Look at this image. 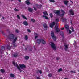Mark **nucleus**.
Returning a JSON list of instances; mask_svg holds the SVG:
<instances>
[{
    "mask_svg": "<svg viewBox=\"0 0 79 79\" xmlns=\"http://www.w3.org/2000/svg\"><path fill=\"white\" fill-rule=\"evenodd\" d=\"M48 76H49V77H52V74L51 73L49 74L48 75Z\"/></svg>",
    "mask_w": 79,
    "mask_h": 79,
    "instance_id": "nucleus-35",
    "label": "nucleus"
},
{
    "mask_svg": "<svg viewBox=\"0 0 79 79\" xmlns=\"http://www.w3.org/2000/svg\"><path fill=\"white\" fill-rule=\"evenodd\" d=\"M50 2H55V1L54 0H50Z\"/></svg>",
    "mask_w": 79,
    "mask_h": 79,
    "instance_id": "nucleus-37",
    "label": "nucleus"
},
{
    "mask_svg": "<svg viewBox=\"0 0 79 79\" xmlns=\"http://www.w3.org/2000/svg\"><path fill=\"white\" fill-rule=\"evenodd\" d=\"M50 17H51V18L53 17V15H52V14L50 13Z\"/></svg>",
    "mask_w": 79,
    "mask_h": 79,
    "instance_id": "nucleus-36",
    "label": "nucleus"
},
{
    "mask_svg": "<svg viewBox=\"0 0 79 79\" xmlns=\"http://www.w3.org/2000/svg\"><path fill=\"white\" fill-rule=\"evenodd\" d=\"M71 24H72V22H71Z\"/></svg>",
    "mask_w": 79,
    "mask_h": 79,
    "instance_id": "nucleus-52",
    "label": "nucleus"
},
{
    "mask_svg": "<svg viewBox=\"0 0 79 79\" xmlns=\"http://www.w3.org/2000/svg\"><path fill=\"white\" fill-rule=\"evenodd\" d=\"M42 40L40 39H38V40H37V43L38 44H40V42H41Z\"/></svg>",
    "mask_w": 79,
    "mask_h": 79,
    "instance_id": "nucleus-17",
    "label": "nucleus"
},
{
    "mask_svg": "<svg viewBox=\"0 0 79 79\" xmlns=\"http://www.w3.org/2000/svg\"><path fill=\"white\" fill-rule=\"evenodd\" d=\"M17 17L18 19H20V17H19V15H17Z\"/></svg>",
    "mask_w": 79,
    "mask_h": 79,
    "instance_id": "nucleus-41",
    "label": "nucleus"
},
{
    "mask_svg": "<svg viewBox=\"0 0 79 79\" xmlns=\"http://www.w3.org/2000/svg\"><path fill=\"white\" fill-rule=\"evenodd\" d=\"M65 27L67 29V31L68 32V29H69V26L68 25H65Z\"/></svg>",
    "mask_w": 79,
    "mask_h": 79,
    "instance_id": "nucleus-9",
    "label": "nucleus"
},
{
    "mask_svg": "<svg viewBox=\"0 0 79 79\" xmlns=\"http://www.w3.org/2000/svg\"><path fill=\"white\" fill-rule=\"evenodd\" d=\"M35 39H37V37H38V36H39V34H37V33H35Z\"/></svg>",
    "mask_w": 79,
    "mask_h": 79,
    "instance_id": "nucleus-16",
    "label": "nucleus"
},
{
    "mask_svg": "<svg viewBox=\"0 0 79 79\" xmlns=\"http://www.w3.org/2000/svg\"><path fill=\"white\" fill-rule=\"evenodd\" d=\"M0 71L2 73H5V71L3 69H1Z\"/></svg>",
    "mask_w": 79,
    "mask_h": 79,
    "instance_id": "nucleus-32",
    "label": "nucleus"
},
{
    "mask_svg": "<svg viewBox=\"0 0 79 79\" xmlns=\"http://www.w3.org/2000/svg\"><path fill=\"white\" fill-rule=\"evenodd\" d=\"M55 24V22H53L52 23L50 24V27L52 28L54 26Z\"/></svg>",
    "mask_w": 79,
    "mask_h": 79,
    "instance_id": "nucleus-6",
    "label": "nucleus"
},
{
    "mask_svg": "<svg viewBox=\"0 0 79 79\" xmlns=\"http://www.w3.org/2000/svg\"><path fill=\"white\" fill-rule=\"evenodd\" d=\"M16 32L17 33H18V30H16Z\"/></svg>",
    "mask_w": 79,
    "mask_h": 79,
    "instance_id": "nucleus-44",
    "label": "nucleus"
},
{
    "mask_svg": "<svg viewBox=\"0 0 79 79\" xmlns=\"http://www.w3.org/2000/svg\"><path fill=\"white\" fill-rule=\"evenodd\" d=\"M63 29H64V28H63L61 29V30H63Z\"/></svg>",
    "mask_w": 79,
    "mask_h": 79,
    "instance_id": "nucleus-50",
    "label": "nucleus"
},
{
    "mask_svg": "<svg viewBox=\"0 0 79 79\" xmlns=\"http://www.w3.org/2000/svg\"><path fill=\"white\" fill-rule=\"evenodd\" d=\"M62 21H63V22H64L66 21V19L64 18H63L62 17L61 19Z\"/></svg>",
    "mask_w": 79,
    "mask_h": 79,
    "instance_id": "nucleus-13",
    "label": "nucleus"
},
{
    "mask_svg": "<svg viewBox=\"0 0 79 79\" xmlns=\"http://www.w3.org/2000/svg\"><path fill=\"white\" fill-rule=\"evenodd\" d=\"M69 34H71V32H72L70 30H69Z\"/></svg>",
    "mask_w": 79,
    "mask_h": 79,
    "instance_id": "nucleus-39",
    "label": "nucleus"
},
{
    "mask_svg": "<svg viewBox=\"0 0 79 79\" xmlns=\"http://www.w3.org/2000/svg\"><path fill=\"white\" fill-rule=\"evenodd\" d=\"M27 31L28 32H31V30H30L29 29H27Z\"/></svg>",
    "mask_w": 79,
    "mask_h": 79,
    "instance_id": "nucleus-42",
    "label": "nucleus"
},
{
    "mask_svg": "<svg viewBox=\"0 0 79 79\" xmlns=\"http://www.w3.org/2000/svg\"><path fill=\"white\" fill-rule=\"evenodd\" d=\"M5 47L4 46H2V49L0 50V52L2 53V52L3 51V50H5Z\"/></svg>",
    "mask_w": 79,
    "mask_h": 79,
    "instance_id": "nucleus-8",
    "label": "nucleus"
},
{
    "mask_svg": "<svg viewBox=\"0 0 79 79\" xmlns=\"http://www.w3.org/2000/svg\"><path fill=\"white\" fill-rule=\"evenodd\" d=\"M43 14L44 15H48V14H47V12H43Z\"/></svg>",
    "mask_w": 79,
    "mask_h": 79,
    "instance_id": "nucleus-28",
    "label": "nucleus"
},
{
    "mask_svg": "<svg viewBox=\"0 0 79 79\" xmlns=\"http://www.w3.org/2000/svg\"><path fill=\"white\" fill-rule=\"evenodd\" d=\"M18 1H19V2H21V0H18Z\"/></svg>",
    "mask_w": 79,
    "mask_h": 79,
    "instance_id": "nucleus-49",
    "label": "nucleus"
},
{
    "mask_svg": "<svg viewBox=\"0 0 79 79\" xmlns=\"http://www.w3.org/2000/svg\"><path fill=\"white\" fill-rule=\"evenodd\" d=\"M39 72L40 74H42V71L41 70H40Z\"/></svg>",
    "mask_w": 79,
    "mask_h": 79,
    "instance_id": "nucleus-38",
    "label": "nucleus"
},
{
    "mask_svg": "<svg viewBox=\"0 0 79 79\" xmlns=\"http://www.w3.org/2000/svg\"><path fill=\"white\" fill-rule=\"evenodd\" d=\"M59 21L58 19H56V26L55 27V29H56V32H60V29L58 28V25L56 24V23H58Z\"/></svg>",
    "mask_w": 79,
    "mask_h": 79,
    "instance_id": "nucleus-3",
    "label": "nucleus"
},
{
    "mask_svg": "<svg viewBox=\"0 0 79 79\" xmlns=\"http://www.w3.org/2000/svg\"><path fill=\"white\" fill-rule=\"evenodd\" d=\"M31 48V49L30 50V51H31V50H32V48Z\"/></svg>",
    "mask_w": 79,
    "mask_h": 79,
    "instance_id": "nucleus-51",
    "label": "nucleus"
},
{
    "mask_svg": "<svg viewBox=\"0 0 79 79\" xmlns=\"http://www.w3.org/2000/svg\"><path fill=\"white\" fill-rule=\"evenodd\" d=\"M41 42L43 44H46V42L43 40H41Z\"/></svg>",
    "mask_w": 79,
    "mask_h": 79,
    "instance_id": "nucleus-12",
    "label": "nucleus"
},
{
    "mask_svg": "<svg viewBox=\"0 0 79 79\" xmlns=\"http://www.w3.org/2000/svg\"><path fill=\"white\" fill-rule=\"evenodd\" d=\"M12 0V1H13V0Z\"/></svg>",
    "mask_w": 79,
    "mask_h": 79,
    "instance_id": "nucleus-54",
    "label": "nucleus"
},
{
    "mask_svg": "<svg viewBox=\"0 0 79 79\" xmlns=\"http://www.w3.org/2000/svg\"><path fill=\"white\" fill-rule=\"evenodd\" d=\"M33 8H34V10H35V11H36V10H37V9H36V8H35V7H34Z\"/></svg>",
    "mask_w": 79,
    "mask_h": 79,
    "instance_id": "nucleus-43",
    "label": "nucleus"
},
{
    "mask_svg": "<svg viewBox=\"0 0 79 79\" xmlns=\"http://www.w3.org/2000/svg\"><path fill=\"white\" fill-rule=\"evenodd\" d=\"M61 12L62 13V15L63 16V15H64V14L65 13L64 12L63 10H61Z\"/></svg>",
    "mask_w": 79,
    "mask_h": 79,
    "instance_id": "nucleus-24",
    "label": "nucleus"
},
{
    "mask_svg": "<svg viewBox=\"0 0 79 79\" xmlns=\"http://www.w3.org/2000/svg\"><path fill=\"white\" fill-rule=\"evenodd\" d=\"M70 13L71 15H74V12L73 10H70Z\"/></svg>",
    "mask_w": 79,
    "mask_h": 79,
    "instance_id": "nucleus-10",
    "label": "nucleus"
},
{
    "mask_svg": "<svg viewBox=\"0 0 79 79\" xmlns=\"http://www.w3.org/2000/svg\"><path fill=\"white\" fill-rule=\"evenodd\" d=\"M29 57L28 56H26L25 57V60H28V59L29 58Z\"/></svg>",
    "mask_w": 79,
    "mask_h": 79,
    "instance_id": "nucleus-26",
    "label": "nucleus"
},
{
    "mask_svg": "<svg viewBox=\"0 0 79 79\" xmlns=\"http://www.w3.org/2000/svg\"><path fill=\"white\" fill-rule=\"evenodd\" d=\"M23 24L25 26H27L28 25V23L27 21H24L23 22Z\"/></svg>",
    "mask_w": 79,
    "mask_h": 79,
    "instance_id": "nucleus-14",
    "label": "nucleus"
},
{
    "mask_svg": "<svg viewBox=\"0 0 79 79\" xmlns=\"http://www.w3.org/2000/svg\"><path fill=\"white\" fill-rule=\"evenodd\" d=\"M9 39L11 41H12V46L14 47H16L17 45L16 44L15 42H16L17 39H18V37H14V35L13 34H12L10 35V37Z\"/></svg>",
    "mask_w": 79,
    "mask_h": 79,
    "instance_id": "nucleus-1",
    "label": "nucleus"
},
{
    "mask_svg": "<svg viewBox=\"0 0 79 79\" xmlns=\"http://www.w3.org/2000/svg\"><path fill=\"white\" fill-rule=\"evenodd\" d=\"M62 71V69L60 68L58 70V72H60V71Z\"/></svg>",
    "mask_w": 79,
    "mask_h": 79,
    "instance_id": "nucleus-31",
    "label": "nucleus"
},
{
    "mask_svg": "<svg viewBox=\"0 0 79 79\" xmlns=\"http://www.w3.org/2000/svg\"><path fill=\"white\" fill-rule=\"evenodd\" d=\"M21 16H22V17H23V18L24 19H26V20H27V18H26V17H25V16H24V15H22Z\"/></svg>",
    "mask_w": 79,
    "mask_h": 79,
    "instance_id": "nucleus-23",
    "label": "nucleus"
},
{
    "mask_svg": "<svg viewBox=\"0 0 79 79\" xmlns=\"http://www.w3.org/2000/svg\"><path fill=\"white\" fill-rule=\"evenodd\" d=\"M2 19H4V17H2Z\"/></svg>",
    "mask_w": 79,
    "mask_h": 79,
    "instance_id": "nucleus-48",
    "label": "nucleus"
},
{
    "mask_svg": "<svg viewBox=\"0 0 79 79\" xmlns=\"http://www.w3.org/2000/svg\"><path fill=\"white\" fill-rule=\"evenodd\" d=\"M51 37H52V38H53V39L55 41V40H56V37L55 36V35H54V33L53 31H52L51 33Z\"/></svg>",
    "mask_w": 79,
    "mask_h": 79,
    "instance_id": "nucleus-5",
    "label": "nucleus"
},
{
    "mask_svg": "<svg viewBox=\"0 0 79 79\" xmlns=\"http://www.w3.org/2000/svg\"><path fill=\"white\" fill-rule=\"evenodd\" d=\"M37 79H40V78L39 77H37Z\"/></svg>",
    "mask_w": 79,
    "mask_h": 79,
    "instance_id": "nucleus-47",
    "label": "nucleus"
},
{
    "mask_svg": "<svg viewBox=\"0 0 79 79\" xmlns=\"http://www.w3.org/2000/svg\"><path fill=\"white\" fill-rule=\"evenodd\" d=\"M68 3V1H64V3L65 5H67V4Z\"/></svg>",
    "mask_w": 79,
    "mask_h": 79,
    "instance_id": "nucleus-27",
    "label": "nucleus"
},
{
    "mask_svg": "<svg viewBox=\"0 0 79 79\" xmlns=\"http://www.w3.org/2000/svg\"><path fill=\"white\" fill-rule=\"evenodd\" d=\"M71 72H72V73H75V72H74L73 71H71Z\"/></svg>",
    "mask_w": 79,
    "mask_h": 79,
    "instance_id": "nucleus-46",
    "label": "nucleus"
},
{
    "mask_svg": "<svg viewBox=\"0 0 79 79\" xmlns=\"http://www.w3.org/2000/svg\"><path fill=\"white\" fill-rule=\"evenodd\" d=\"M25 39L26 40H27V39H28V37H27V36H25Z\"/></svg>",
    "mask_w": 79,
    "mask_h": 79,
    "instance_id": "nucleus-33",
    "label": "nucleus"
},
{
    "mask_svg": "<svg viewBox=\"0 0 79 79\" xmlns=\"http://www.w3.org/2000/svg\"><path fill=\"white\" fill-rule=\"evenodd\" d=\"M26 4L29 5H30V2H29V0H27L26 1Z\"/></svg>",
    "mask_w": 79,
    "mask_h": 79,
    "instance_id": "nucleus-11",
    "label": "nucleus"
},
{
    "mask_svg": "<svg viewBox=\"0 0 79 79\" xmlns=\"http://www.w3.org/2000/svg\"><path fill=\"white\" fill-rule=\"evenodd\" d=\"M10 49H11V46H7V50H10Z\"/></svg>",
    "mask_w": 79,
    "mask_h": 79,
    "instance_id": "nucleus-22",
    "label": "nucleus"
},
{
    "mask_svg": "<svg viewBox=\"0 0 79 79\" xmlns=\"http://www.w3.org/2000/svg\"><path fill=\"white\" fill-rule=\"evenodd\" d=\"M10 77H15V75L14 74L11 73L10 75Z\"/></svg>",
    "mask_w": 79,
    "mask_h": 79,
    "instance_id": "nucleus-20",
    "label": "nucleus"
},
{
    "mask_svg": "<svg viewBox=\"0 0 79 79\" xmlns=\"http://www.w3.org/2000/svg\"><path fill=\"white\" fill-rule=\"evenodd\" d=\"M13 63L14 66H16L17 69H18V70H19L20 72L23 71V70H21V69H23V68H26V65L23 64H19V66L15 61H13Z\"/></svg>",
    "mask_w": 79,
    "mask_h": 79,
    "instance_id": "nucleus-2",
    "label": "nucleus"
},
{
    "mask_svg": "<svg viewBox=\"0 0 79 79\" xmlns=\"http://www.w3.org/2000/svg\"><path fill=\"white\" fill-rule=\"evenodd\" d=\"M43 26L45 29L47 28V24H46V23H44L43 24Z\"/></svg>",
    "mask_w": 79,
    "mask_h": 79,
    "instance_id": "nucleus-15",
    "label": "nucleus"
},
{
    "mask_svg": "<svg viewBox=\"0 0 79 79\" xmlns=\"http://www.w3.org/2000/svg\"><path fill=\"white\" fill-rule=\"evenodd\" d=\"M70 29H71L72 32H74V28L73 27H71L70 28Z\"/></svg>",
    "mask_w": 79,
    "mask_h": 79,
    "instance_id": "nucleus-25",
    "label": "nucleus"
},
{
    "mask_svg": "<svg viewBox=\"0 0 79 79\" xmlns=\"http://www.w3.org/2000/svg\"><path fill=\"white\" fill-rule=\"evenodd\" d=\"M14 10H15V11H18V10L16 9H15Z\"/></svg>",
    "mask_w": 79,
    "mask_h": 79,
    "instance_id": "nucleus-40",
    "label": "nucleus"
},
{
    "mask_svg": "<svg viewBox=\"0 0 79 79\" xmlns=\"http://www.w3.org/2000/svg\"><path fill=\"white\" fill-rule=\"evenodd\" d=\"M50 45L51 47H52V48H53V50H56V47L55 46V44H54L53 42H51Z\"/></svg>",
    "mask_w": 79,
    "mask_h": 79,
    "instance_id": "nucleus-4",
    "label": "nucleus"
},
{
    "mask_svg": "<svg viewBox=\"0 0 79 79\" xmlns=\"http://www.w3.org/2000/svg\"><path fill=\"white\" fill-rule=\"evenodd\" d=\"M43 17H44V18H45V19H48V18L47 16L43 15Z\"/></svg>",
    "mask_w": 79,
    "mask_h": 79,
    "instance_id": "nucleus-30",
    "label": "nucleus"
},
{
    "mask_svg": "<svg viewBox=\"0 0 79 79\" xmlns=\"http://www.w3.org/2000/svg\"><path fill=\"white\" fill-rule=\"evenodd\" d=\"M28 11H30V12H32L33 11V9L32 8H28Z\"/></svg>",
    "mask_w": 79,
    "mask_h": 79,
    "instance_id": "nucleus-18",
    "label": "nucleus"
},
{
    "mask_svg": "<svg viewBox=\"0 0 79 79\" xmlns=\"http://www.w3.org/2000/svg\"><path fill=\"white\" fill-rule=\"evenodd\" d=\"M31 21H32V22H33V23H34V22L35 21V20L34 19H31Z\"/></svg>",
    "mask_w": 79,
    "mask_h": 79,
    "instance_id": "nucleus-29",
    "label": "nucleus"
},
{
    "mask_svg": "<svg viewBox=\"0 0 79 79\" xmlns=\"http://www.w3.org/2000/svg\"><path fill=\"white\" fill-rule=\"evenodd\" d=\"M54 13L55 14H56L57 15H59L60 14V11L59 10H56L55 11Z\"/></svg>",
    "mask_w": 79,
    "mask_h": 79,
    "instance_id": "nucleus-7",
    "label": "nucleus"
},
{
    "mask_svg": "<svg viewBox=\"0 0 79 79\" xmlns=\"http://www.w3.org/2000/svg\"><path fill=\"white\" fill-rule=\"evenodd\" d=\"M37 7H38V8H40L41 7H42V5H40H40H38L37 6Z\"/></svg>",
    "mask_w": 79,
    "mask_h": 79,
    "instance_id": "nucleus-34",
    "label": "nucleus"
},
{
    "mask_svg": "<svg viewBox=\"0 0 79 79\" xmlns=\"http://www.w3.org/2000/svg\"><path fill=\"white\" fill-rule=\"evenodd\" d=\"M0 79H2V78H0Z\"/></svg>",
    "mask_w": 79,
    "mask_h": 79,
    "instance_id": "nucleus-53",
    "label": "nucleus"
},
{
    "mask_svg": "<svg viewBox=\"0 0 79 79\" xmlns=\"http://www.w3.org/2000/svg\"><path fill=\"white\" fill-rule=\"evenodd\" d=\"M13 56V57H17V56H18V53H15Z\"/></svg>",
    "mask_w": 79,
    "mask_h": 79,
    "instance_id": "nucleus-21",
    "label": "nucleus"
},
{
    "mask_svg": "<svg viewBox=\"0 0 79 79\" xmlns=\"http://www.w3.org/2000/svg\"><path fill=\"white\" fill-rule=\"evenodd\" d=\"M68 45H64L65 49L66 51V50H67V49H68Z\"/></svg>",
    "mask_w": 79,
    "mask_h": 79,
    "instance_id": "nucleus-19",
    "label": "nucleus"
},
{
    "mask_svg": "<svg viewBox=\"0 0 79 79\" xmlns=\"http://www.w3.org/2000/svg\"><path fill=\"white\" fill-rule=\"evenodd\" d=\"M57 60H59V59H60V58L59 57H57L56 58Z\"/></svg>",
    "mask_w": 79,
    "mask_h": 79,
    "instance_id": "nucleus-45",
    "label": "nucleus"
}]
</instances>
